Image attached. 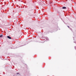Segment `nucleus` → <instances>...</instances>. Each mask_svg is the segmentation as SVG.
Here are the masks:
<instances>
[{
  "instance_id": "1",
  "label": "nucleus",
  "mask_w": 76,
  "mask_h": 76,
  "mask_svg": "<svg viewBox=\"0 0 76 76\" xmlns=\"http://www.w3.org/2000/svg\"><path fill=\"white\" fill-rule=\"evenodd\" d=\"M7 37L8 38H9V39H12V38L10 36H7Z\"/></svg>"
},
{
  "instance_id": "2",
  "label": "nucleus",
  "mask_w": 76,
  "mask_h": 76,
  "mask_svg": "<svg viewBox=\"0 0 76 76\" xmlns=\"http://www.w3.org/2000/svg\"><path fill=\"white\" fill-rule=\"evenodd\" d=\"M62 9H66V7H62Z\"/></svg>"
},
{
  "instance_id": "3",
  "label": "nucleus",
  "mask_w": 76,
  "mask_h": 76,
  "mask_svg": "<svg viewBox=\"0 0 76 76\" xmlns=\"http://www.w3.org/2000/svg\"><path fill=\"white\" fill-rule=\"evenodd\" d=\"M3 37V35H1L0 36V37L1 38V37Z\"/></svg>"
},
{
  "instance_id": "4",
  "label": "nucleus",
  "mask_w": 76,
  "mask_h": 76,
  "mask_svg": "<svg viewBox=\"0 0 76 76\" xmlns=\"http://www.w3.org/2000/svg\"><path fill=\"white\" fill-rule=\"evenodd\" d=\"M16 75H19V73H17L16 74Z\"/></svg>"
},
{
  "instance_id": "5",
  "label": "nucleus",
  "mask_w": 76,
  "mask_h": 76,
  "mask_svg": "<svg viewBox=\"0 0 76 76\" xmlns=\"http://www.w3.org/2000/svg\"><path fill=\"white\" fill-rule=\"evenodd\" d=\"M67 26L68 27V28H70V27H69V26Z\"/></svg>"
}]
</instances>
